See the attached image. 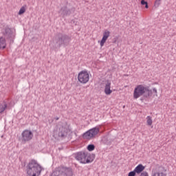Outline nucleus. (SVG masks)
I'll use <instances>...</instances> for the list:
<instances>
[{
	"mask_svg": "<svg viewBox=\"0 0 176 176\" xmlns=\"http://www.w3.org/2000/svg\"><path fill=\"white\" fill-rule=\"evenodd\" d=\"M27 174L29 176H39L42 173V166L37 160H30L26 166Z\"/></svg>",
	"mask_w": 176,
	"mask_h": 176,
	"instance_id": "1",
	"label": "nucleus"
},
{
	"mask_svg": "<svg viewBox=\"0 0 176 176\" xmlns=\"http://www.w3.org/2000/svg\"><path fill=\"white\" fill-rule=\"evenodd\" d=\"M147 91H149V87H146L144 85H137L133 91L134 100L140 98V97L144 96L145 93H147Z\"/></svg>",
	"mask_w": 176,
	"mask_h": 176,
	"instance_id": "2",
	"label": "nucleus"
},
{
	"mask_svg": "<svg viewBox=\"0 0 176 176\" xmlns=\"http://www.w3.org/2000/svg\"><path fill=\"white\" fill-rule=\"evenodd\" d=\"M56 43L58 46H61L63 45H68L69 42H71V38L67 34H64L63 33H58L56 36Z\"/></svg>",
	"mask_w": 176,
	"mask_h": 176,
	"instance_id": "3",
	"label": "nucleus"
},
{
	"mask_svg": "<svg viewBox=\"0 0 176 176\" xmlns=\"http://www.w3.org/2000/svg\"><path fill=\"white\" fill-rule=\"evenodd\" d=\"M33 138L34 133H32V131L28 129H25L21 133V141L22 144H25L26 142L31 141V140H32Z\"/></svg>",
	"mask_w": 176,
	"mask_h": 176,
	"instance_id": "4",
	"label": "nucleus"
},
{
	"mask_svg": "<svg viewBox=\"0 0 176 176\" xmlns=\"http://www.w3.org/2000/svg\"><path fill=\"white\" fill-rule=\"evenodd\" d=\"M76 159L78 160L80 163L86 164L89 163V157H87V153L85 152H79L76 154Z\"/></svg>",
	"mask_w": 176,
	"mask_h": 176,
	"instance_id": "5",
	"label": "nucleus"
},
{
	"mask_svg": "<svg viewBox=\"0 0 176 176\" xmlns=\"http://www.w3.org/2000/svg\"><path fill=\"white\" fill-rule=\"evenodd\" d=\"M78 79L80 83H87L89 82V73L82 71L78 74Z\"/></svg>",
	"mask_w": 176,
	"mask_h": 176,
	"instance_id": "6",
	"label": "nucleus"
},
{
	"mask_svg": "<svg viewBox=\"0 0 176 176\" xmlns=\"http://www.w3.org/2000/svg\"><path fill=\"white\" fill-rule=\"evenodd\" d=\"M110 36L111 32H109L108 30H104L102 40L100 41V47H102L104 45H105V42H107V40L109 38Z\"/></svg>",
	"mask_w": 176,
	"mask_h": 176,
	"instance_id": "7",
	"label": "nucleus"
},
{
	"mask_svg": "<svg viewBox=\"0 0 176 176\" xmlns=\"http://www.w3.org/2000/svg\"><path fill=\"white\" fill-rule=\"evenodd\" d=\"M100 133V129L98 128H93L89 130V138H94L97 134Z\"/></svg>",
	"mask_w": 176,
	"mask_h": 176,
	"instance_id": "8",
	"label": "nucleus"
},
{
	"mask_svg": "<svg viewBox=\"0 0 176 176\" xmlns=\"http://www.w3.org/2000/svg\"><path fill=\"white\" fill-rule=\"evenodd\" d=\"M111 83L110 82L109 80H107V82L105 83L104 94L107 96H109V94H112V90L111 89Z\"/></svg>",
	"mask_w": 176,
	"mask_h": 176,
	"instance_id": "9",
	"label": "nucleus"
},
{
	"mask_svg": "<svg viewBox=\"0 0 176 176\" xmlns=\"http://www.w3.org/2000/svg\"><path fill=\"white\" fill-rule=\"evenodd\" d=\"M134 171L136 172V174L140 175L142 173H144V170H145V166L142 164H138L134 169Z\"/></svg>",
	"mask_w": 176,
	"mask_h": 176,
	"instance_id": "10",
	"label": "nucleus"
},
{
	"mask_svg": "<svg viewBox=\"0 0 176 176\" xmlns=\"http://www.w3.org/2000/svg\"><path fill=\"white\" fill-rule=\"evenodd\" d=\"M3 35L7 38H12V35H13V32L12 31V29H10V28H6Z\"/></svg>",
	"mask_w": 176,
	"mask_h": 176,
	"instance_id": "11",
	"label": "nucleus"
},
{
	"mask_svg": "<svg viewBox=\"0 0 176 176\" xmlns=\"http://www.w3.org/2000/svg\"><path fill=\"white\" fill-rule=\"evenodd\" d=\"M65 130L64 126L59 128L58 137H60L61 138L67 137V132Z\"/></svg>",
	"mask_w": 176,
	"mask_h": 176,
	"instance_id": "12",
	"label": "nucleus"
},
{
	"mask_svg": "<svg viewBox=\"0 0 176 176\" xmlns=\"http://www.w3.org/2000/svg\"><path fill=\"white\" fill-rule=\"evenodd\" d=\"M6 48V40L3 37H0V49Z\"/></svg>",
	"mask_w": 176,
	"mask_h": 176,
	"instance_id": "13",
	"label": "nucleus"
},
{
	"mask_svg": "<svg viewBox=\"0 0 176 176\" xmlns=\"http://www.w3.org/2000/svg\"><path fill=\"white\" fill-rule=\"evenodd\" d=\"M60 12H62L63 16H67L71 13V11L67 8V6L62 7L60 8Z\"/></svg>",
	"mask_w": 176,
	"mask_h": 176,
	"instance_id": "14",
	"label": "nucleus"
},
{
	"mask_svg": "<svg viewBox=\"0 0 176 176\" xmlns=\"http://www.w3.org/2000/svg\"><path fill=\"white\" fill-rule=\"evenodd\" d=\"M6 108H8V104L5 102H3V103L0 104V113L5 112Z\"/></svg>",
	"mask_w": 176,
	"mask_h": 176,
	"instance_id": "15",
	"label": "nucleus"
},
{
	"mask_svg": "<svg viewBox=\"0 0 176 176\" xmlns=\"http://www.w3.org/2000/svg\"><path fill=\"white\" fill-rule=\"evenodd\" d=\"M146 123L148 126H152V123H153V121H152V117H151V116H148L146 117Z\"/></svg>",
	"mask_w": 176,
	"mask_h": 176,
	"instance_id": "16",
	"label": "nucleus"
},
{
	"mask_svg": "<svg viewBox=\"0 0 176 176\" xmlns=\"http://www.w3.org/2000/svg\"><path fill=\"white\" fill-rule=\"evenodd\" d=\"M96 159V154H89V163H91L94 161V160Z\"/></svg>",
	"mask_w": 176,
	"mask_h": 176,
	"instance_id": "17",
	"label": "nucleus"
},
{
	"mask_svg": "<svg viewBox=\"0 0 176 176\" xmlns=\"http://www.w3.org/2000/svg\"><path fill=\"white\" fill-rule=\"evenodd\" d=\"M26 7H27V6H22L21 8V9L19 10V15H21V14H23V13H25V8Z\"/></svg>",
	"mask_w": 176,
	"mask_h": 176,
	"instance_id": "18",
	"label": "nucleus"
},
{
	"mask_svg": "<svg viewBox=\"0 0 176 176\" xmlns=\"http://www.w3.org/2000/svg\"><path fill=\"white\" fill-rule=\"evenodd\" d=\"M82 138L84 140H89V131H87L85 133H83Z\"/></svg>",
	"mask_w": 176,
	"mask_h": 176,
	"instance_id": "19",
	"label": "nucleus"
},
{
	"mask_svg": "<svg viewBox=\"0 0 176 176\" xmlns=\"http://www.w3.org/2000/svg\"><path fill=\"white\" fill-rule=\"evenodd\" d=\"M152 176H166V175L162 172H157L154 173Z\"/></svg>",
	"mask_w": 176,
	"mask_h": 176,
	"instance_id": "20",
	"label": "nucleus"
},
{
	"mask_svg": "<svg viewBox=\"0 0 176 176\" xmlns=\"http://www.w3.org/2000/svg\"><path fill=\"white\" fill-rule=\"evenodd\" d=\"M94 149H96V146H94V144H89V152H92Z\"/></svg>",
	"mask_w": 176,
	"mask_h": 176,
	"instance_id": "21",
	"label": "nucleus"
},
{
	"mask_svg": "<svg viewBox=\"0 0 176 176\" xmlns=\"http://www.w3.org/2000/svg\"><path fill=\"white\" fill-rule=\"evenodd\" d=\"M141 5H144L146 9H148L149 8V6H148V2L145 1V0H142L141 1Z\"/></svg>",
	"mask_w": 176,
	"mask_h": 176,
	"instance_id": "22",
	"label": "nucleus"
},
{
	"mask_svg": "<svg viewBox=\"0 0 176 176\" xmlns=\"http://www.w3.org/2000/svg\"><path fill=\"white\" fill-rule=\"evenodd\" d=\"M136 174L137 173H136L135 170H133L129 173L128 176H135Z\"/></svg>",
	"mask_w": 176,
	"mask_h": 176,
	"instance_id": "23",
	"label": "nucleus"
},
{
	"mask_svg": "<svg viewBox=\"0 0 176 176\" xmlns=\"http://www.w3.org/2000/svg\"><path fill=\"white\" fill-rule=\"evenodd\" d=\"M140 176H149V175L148 174V172L143 171L142 173H140Z\"/></svg>",
	"mask_w": 176,
	"mask_h": 176,
	"instance_id": "24",
	"label": "nucleus"
},
{
	"mask_svg": "<svg viewBox=\"0 0 176 176\" xmlns=\"http://www.w3.org/2000/svg\"><path fill=\"white\" fill-rule=\"evenodd\" d=\"M153 91L155 93L156 97H157V89L156 88H153Z\"/></svg>",
	"mask_w": 176,
	"mask_h": 176,
	"instance_id": "25",
	"label": "nucleus"
},
{
	"mask_svg": "<svg viewBox=\"0 0 176 176\" xmlns=\"http://www.w3.org/2000/svg\"><path fill=\"white\" fill-rule=\"evenodd\" d=\"M58 119H60V118L58 117L55 118V120H58Z\"/></svg>",
	"mask_w": 176,
	"mask_h": 176,
	"instance_id": "26",
	"label": "nucleus"
},
{
	"mask_svg": "<svg viewBox=\"0 0 176 176\" xmlns=\"http://www.w3.org/2000/svg\"><path fill=\"white\" fill-rule=\"evenodd\" d=\"M87 149H89V146H87Z\"/></svg>",
	"mask_w": 176,
	"mask_h": 176,
	"instance_id": "27",
	"label": "nucleus"
},
{
	"mask_svg": "<svg viewBox=\"0 0 176 176\" xmlns=\"http://www.w3.org/2000/svg\"><path fill=\"white\" fill-rule=\"evenodd\" d=\"M161 0H158V2H160Z\"/></svg>",
	"mask_w": 176,
	"mask_h": 176,
	"instance_id": "28",
	"label": "nucleus"
}]
</instances>
